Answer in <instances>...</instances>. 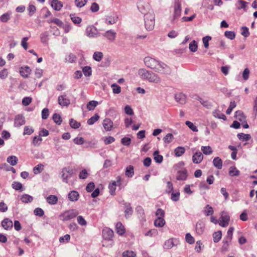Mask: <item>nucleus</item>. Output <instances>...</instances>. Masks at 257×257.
I'll return each mask as SVG.
<instances>
[{"instance_id": "obj_55", "label": "nucleus", "mask_w": 257, "mask_h": 257, "mask_svg": "<svg viewBox=\"0 0 257 257\" xmlns=\"http://www.w3.org/2000/svg\"><path fill=\"white\" fill-rule=\"evenodd\" d=\"M224 36L230 40H233L235 37V33L233 31H226Z\"/></svg>"}, {"instance_id": "obj_32", "label": "nucleus", "mask_w": 257, "mask_h": 257, "mask_svg": "<svg viewBox=\"0 0 257 257\" xmlns=\"http://www.w3.org/2000/svg\"><path fill=\"white\" fill-rule=\"evenodd\" d=\"M33 197L28 194H24L21 198L22 201L25 203L31 202L33 201Z\"/></svg>"}, {"instance_id": "obj_57", "label": "nucleus", "mask_w": 257, "mask_h": 257, "mask_svg": "<svg viewBox=\"0 0 257 257\" xmlns=\"http://www.w3.org/2000/svg\"><path fill=\"white\" fill-rule=\"evenodd\" d=\"M83 73L85 76H90L91 75V68L89 66H85L83 69Z\"/></svg>"}, {"instance_id": "obj_22", "label": "nucleus", "mask_w": 257, "mask_h": 257, "mask_svg": "<svg viewBox=\"0 0 257 257\" xmlns=\"http://www.w3.org/2000/svg\"><path fill=\"white\" fill-rule=\"evenodd\" d=\"M125 207L124 210V214L125 217L126 218H128L130 216L132 215L133 212V209L131 206V204L129 203H124V204Z\"/></svg>"}, {"instance_id": "obj_21", "label": "nucleus", "mask_w": 257, "mask_h": 257, "mask_svg": "<svg viewBox=\"0 0 257 257\" xmlns=\"http://www.w3.org/2000/svg\"><path fill=\"white\" fill-rule=\"evenodd\" d=\"M31 72V69L28 66H25L24 67H21V70L20 71V74L24 78L28 77L29 75L30 74Z\"/></svg>"}, {"instance_id": "obj_37", "label": "nucleus", "mask_w": 257, "mask_h": 257, "mask_svg": "<svg viewBox=\"0 0 257 257\" xmlns=\"http://www.w3.org/2000/svg\"><path fill=\"white\" fill-rule=\"evenodd\" d=\"M98 103L97 101L92 100L87 104L86 107L89 110H92L98 105Z\"/></svg>"}, {"instance_id": "obj_47", "label": "nucleus", "mask_w": 257, "mask_h": 257, "mask_svg": "<svg viewBox=\"0 0 257 257\" xmlns=\"http://www.w3.org/2000/svg\"><path fill=\"white\" fill-rule=\"evenodd\" d=\"M69 124L71 127L73 128H78L80 126V123L77 122L76 120L73 119V118H71L69 120Z\"/></svg>"}, {"instance_id": "obj_54", "label": "nucleus", "mask_w": 257, "mask_h": 257, "mask_svg": "<svg viewBox=\"0 0 257 257\" xmlns=\"http://www.w3.org/2000/svg\"><path fill=\"white\" fill-rule=\"evenodd\" d=\"M185 124L192 131L195 132H197L198 131L197 127L192 122L187 120L185 122Z\"/></svg>"}, {"instance_id": "obj_46", "label": "nucleus", "mask_w": 257, "mask_h": 257, "mask_svg": "<svg viewBox=\"0 0 257 257\" xmlns=\"http://www.w3.org/2000/svg\"><path fill=\"white\" fill-rule=\"evenodd\" d=\"M52 119L54 121V122L58 125H60L62 121V119L61 118V116L57 113H54L53 115Z\"/></svg>"}, {"instance_id": "obj_48", "label": "nucleus", "mask_w": 257, "mask_h": 257, "mask_svg": "<svg viewBox=\"0 0 257 257\" xmlns=\"http://www.w3.org/2000/svg\"><path fill=\"white\" fill-rule=\"evenodd\" d=\"M116 182L113 181L111 183L109 184L108 188L109 192L111 195H114L116 189Z\"/></svg>"}, {"instance_id": "obj_35", "label": "nucleus", "mask_w": 257, "mask_h": 257, "mask_svg": "<svg viewBox=\"0 0 257 257\" xmlns=\"http://www.w3.org/2000/svg\"><path fill=\"white\" fill-rule=\"evenodd\" d=\"M213 115L215 117L222 119L224 120L226 119L225 115L223 113H220L218 110H215L213 111Z\"/></svg>"}, {"instance_id": "obj_17", "label": "nucleus", "mask_w": 257, "mask_h": 257, "mask_svg": "<svg viewBox=\"0 0 257 257\" xmlns=\"http://www.w3.org/2000/svg\"><path fill=\"white\" fill-rule=\"evenodd\" d=\"M181 14V4L179 0H175L174 15L175 16H179Z\"/></svg>"}, {"instance_id": "obj_3", "label": "nucleus", "mask_w": 257, "mask_h": 257, "mask_svg": "<svg viewBox=\"0 0 257 257\" xmlns=\"http://www.w3.org/2000/svg\"><path fill=\"white\" fill-rule=\"evenodd\" d=\"M159 62L160 61L150 57H146L144 58V63L146 66L154 71H155L157 68Z\"/></svg>"}, {"instance_id": "obj_42", "label": "nucleus", "mask_w": 257, "mask_h": 257, "mask_svg": "<svg viewBox=\"0 0 257 257\" xmlns=\"http://www.w3.org/2000/svg\"><path fill=\"white\" fill-rule=\"evenodd\" d=\"M99 118V116L98 114L96 113L90 117L89 119L87 120V123L89 125H92L96 121H97Z\"/></svg>"}, {"instance_id": "obj_60", "label": "nucleus", "mask_w": 257, "mask_h": 257, "mask_svg": "<svg viewBox=\"0 0 257 257\" xmlns=\"http://www.w3.org/2000/svg\"><path fill=\"white\" fill-rule=\"evenodd\" d=\"M234 231V228L233 227H230L227 232V236L225 239L231 241L232 238V234Z\"/></svg>"}, {"instance_id": "obj_53", "label": "nucleus", "mask_w": 257, "mask_h": 257, "mask_svg": "<svg viewBox=\"0 0 257 257\" xmlns=\"http://www.w3.org/2000/svg\"><path fill=\"white\" fill-rule=\"evenodd\" d=\"M77 221L79 225L81 226H86L87 225V222L82 216L77 215Z\"/></svg>"}, {"instance_id": "obj_5", "label": "nucleus", "mask_w": 257, "mask_h": 257, "mask_svg": "<svg viewBox=\"0 0 257 257\" xmlns=\"http://www.w3.org/2000/svg\"><path fill=\"white\" fill-rule=\"evenodd\" d=\"M48 22L51 23H54L55 24H56L57 26H58L59 27H62L63 28L64 32L66 33H68L71 29V27L69 25H68V24L64 25L63 22L61 21H60L59 19H57V18H55V19H54L53 20H51L50 22V20H49Z\"/></svg>"}, {"instance_id": "obj_38", "label": "nucleus", "mask_w": 257, "mask_h": 257, "mask_svg": "<svg viewBox=\"0 0 257 257\" xmlns=\"http://www.w3.org/2000/svg\"><path fill=\"white\" fill-rule=\"evenodd\" d=\"M231 241H229V240L224 239L223 240V244L221 248V251L222 252H226L228 250L229 247V243Z\"/></svg>"}, {"instance_id": "obj_4", "label": "nucleus", "mask_w": 257, "mask_h": 257, "mask_svg": "<svg viewBox=\"0 0 257 257\" xmlns=\"http://www.w3.org/2000/svg\"><path fill=\"white\" fill-rule=\"evenodd\" d=\"M73 174V170L70 167L64 168L61 172V177L64 182L68 183V179L70 178Z\"/></svg>"}, {"instance_id": "obj_50", "label": "nucleus", "mask_w": 257, "mask_h": 257, "mask_svg": "<svg viewBox=\"0 0 257 257\" xmlns=\"http://www.w3.org/2000/svg\"><path fill=\"white\" fill-rule=\"evenodd\" d=\"M201 151L205 155H210L212 153V150L210 146H202Z\"/></svg>"}, {"instance_id": "obj_44", "label": "nucleus", "mask_w": 257, "mask_h": 257, "mask_svg": "<svg viewBox=\"0 0 257 257\" xmlns=\"http://www.w3.org/2000/svg\"><path fill=\"white\" fill-rule=\"evenodd\" d=\"M222 233L221 231L215 232L213 234V241L214 242H218L221 238Z\"/></svg>"}, {"instance_id": "obj_28", "label": "nucleus", "mask_w": 257, "mask_h": 257, "mask_svg": "<svg viewBox=\"0 0 257 257\" xmlns=\"http://www.w3.org/2000/svg\"><path fill=\"white\" fill-rule=\"evenodd\" d=\"M214 167L218 169H221L222 166V161L218 157H215L213 160Z\"/></svg>"}, {"instance_id": "obj_6", "label": "nucleus", "mask_w": 257, "mask_h": 257, "mask_svg": "<svg viewBox=\"0 0 257 257\" xmlns=\"http://www.w3.org/2000/svg\"><path fill=\"white\" fill-rule=\"evenodd\" d=\"M146 29L148 31L152 30L155 26L154 17H145L144 19Z\"/></svg>"}, {"instance_id": "obj_64", "label": "nucleus", "mask_w": 257, "mask_h": 257, "mask_svg": "<svg viewBox=\"0 0 257 257\" xmlns=\"http://www.w3.org/2000/svg\"><path fill=\"white\" fill-rule=\"evenodd\" d=\"M136 255L135 252L131 250L125 251L122 253L123 257H135Z\"/></svg>"}, {"instance_id": "obj_10", "label": "nucleus", "mask_w": 257, "mask_h": 257, "mask_svg": "<svg viewBox=\"0 0 257 257\" xmlns=\"http://www.w3.org/2000/svg\"><path fill=\"white\" fill-rule=\"evenodd\" d=\"M86 35L90 38H95L98 36L96 28L93 26H88L86 30Z\"/></svg>"}, {"instance_id": "obj_11", "label": "nucleus", "mask_w": 257, "mask_h": 257, "mask_svg": "<svg viewBox=\"0 0 257 257\" xmlns=\"http://www.w3.org/2000/svg\"><path fill=\"white\" fill-rule=\"evenodd\" d=\"M58 102L59 104L62 106H67L70 104V100L66 95L59 96L58 98Z\"/></svg>"}, {"instance_id": "obj_23", "label": "nucleus", "mask_w": 257, "mask_h": 257, "mask_svg": "<svg viewBox=\"0 0 257 257\" xmlns=\"http://www.w3.org/2000/svg\"><path fill=\"white\" fill-rule=\"evenodd\" d=\"M51 6L54 10L60 11L63 7V4L58 0H53L51 3Z\"/></svg>"}, {"instance_id": "obj_16", "label": "nucleus", "mask_w": 257, "mask_h": 257, "mask_svg": "<svg viewBox=\"0 0 257 257\" xmlns=\"http://www.w3.org/2000/svg\"><path fill=\"white\" fill-rule=\"evenodd\" d=\"M203 159V155L200 152H196L192 156V161L195 164H199Z\"/></svg>"}, {"instance_id": "obj_40", "label": "nucleus", "mask_w": 257, "mask_h": 257, "mask_svg": "<svg viewBox=\"0 0 257 257\" xmlns=\"http://www.w3.org/2000/svg\"><path fill=\"white\" fill-rule=\"evenodd\" d=\"M44 170V165L39 164L33 168V172L35 174H40Z\"/></svg>"}, {"instance_id": "obj_29", "label": "nucleus", "mask_w": 257, "mask_h": 257, "mask_svg": "<svg viewBox=\"0 0 257 257\" xmlns=\"http://www.w3.org/2000/svg\"><path fill=\"white\" fill-rule=\"evenodd\" d=\"M154 159L155 161L157 163H161L163 161V157L162 155H159V151L157 150L153 153Z\"/></svg>"}, {"instance_id": "obj_59", "label": "nucleus", "mask_w": 257, "mask_h": 257, "mask_svg": "<svg viewBox=\"0 0 257 257\" xmlns=\"http://www.w3.org/2000/svg\"><path fill=\"white\" fill-rule=\"evenodd\" d=\"M49 34L47 32L42 33L40 35L41 41L43 43H46L48 41Z\"/></svg>"}, {"instance_id": "obj_36", "label": "nucleus", "mask_w": 257, "mask_h": 257, "mask_svg": "<svg viewBox=\"0 0 257 257\" xmlns=\"http://www.w3.org/2000/svg\"><path fill=\"white\" fill-rule=\"evenodd\" d=\"M237 137L240 140L242 141H247L251 138L250 135L243 133L238 134Z\"/></svg>"}, {"instance_id": "obj_18", "label": "nucleus", "mask_w": 257, "mask_h": 257, "mask_svg": "<svg viewBox=\"0 0 257 257\" xmlns=\"http://www.w3.org/2000/svg\"><path fill=\"white\" fill-rule=\"evenodd\" d=\"M175 99L177 102L183 104L186 103V95L182 93H179L175 95Z\"/></svg>"}, {"instance_id": "obj_43", "label": "nucleus", "mask_w": 257, "mask_h": 257, "mask_svg": "<svg viewBox=\"0 0 257 257\" xmlns=\"http://www.w3.org/2000/svg\"><path fill=\"white\" fill-rule=\"evenodd\" d=\"M134 174V167L132 165L128 166L126 168L125 175L128 177H132Z\"/></svg>"}, {"instance_id": "obj_15", "label": "nucleus", "mask_w": 257, "mask_h": 257, "mask_svg": "<svg viewBox=\"0 0 257 257\" xmlns=\"http://www.w3.org/2000/svg\"><path fill=\"white\" fill-rule=\"evenodd\" d=\"M205 229V223L202 221H198L196 225V231L198 234H202Z\"/></svg>"}, {"instance_id": "obj_41", "label": "nucleus", "mask_w": 257, "mask_h": 257, "mask_svg": "<svg viewBox=\"0 0 257 257\" xmlns=\"http://www.w3.org/2000/svg\"><path fill=\"white\" fill-rule=\"evenodd\" d=\"M197 48L198 45L196 41L193 40L189 44V49L190 51L195 52L197 50Z\"/></svg>"}, {"instance_id": "obj_39", "label": "nucleus", "mask_w": 257, "mask_h": 257, "mask_svg": "<svg viewBox=\"0 0 257 257\" xmlns=\"http://www.w3.org/2000/svg\"><path fill=\"white\" fill-rule=\"evenodd\" d=\"M7 162L12 166H15L18 163V159L15 156H9L7 158Z\"/></svg>"}, {"instance_id": "obj_56", "label": "nucleus", "mask_w": 257, "mask_h": 257, "mask_svg": "<svg viewBox=\"0 0 257 257\" xmlns=\"http://www.w3.org/2000/svg\"><path fill=\"white\" fill-rule=\"evenodd\" d=\"M42 141V139L40 136H35L33 138L32 143L35 146H38L40 145Z\"/></svg>"}, {"instance_id": "obj_49", "label": "nucleus", "mask_w": 257, "mask_h": 257, "mask_svg": "<svg viewBox=\"0 0 257 257\" xmlns=\"http://www.w3.org/2000/svg\"><path fill=\"white\" fill-rule=\"evenodd\" d=\"M103 57L102 53L100 52H95L94 53L93 57V59L98 62H99L101 60Z\"/></svg>"}, {"instance_id": "obj_7", "label": "nucleus", "mask_w": 257, "mask_h": 257, "mask_svg": "<svg viewBox=\"0 0 257 257\" xmlns=\"http://www.w3.org/2000/svg\"><path fill=\"white\" fill-rule=\"evenodd\" d=\"M102 236L104 240L112 241L113 231L111 229L106 227L102 230Z\"/></svg>"}, {"instance_id": "obj_61", "label": "nucleus", "mask_w": 257, "mask_h": 257, "mask_svg": "<svg viewBox=\"0 0 257 257\" xmlns=\"http://www.w3.org/2000/svg\"><path fill=\"white\" fill-rule=\"evenodd\" d=\"M174 245L173 241L172 239H168L164 243V248L165 249L171 248Z\"/></svg>"}, {"instance_id": "obj_9", "label": "nucleus", "mask_w": 257, "mask_h": 257, "mask_svg": "<svg viewBox=\"0 0 257 257\" xmlns=\"http://www.w3.org/2000/svg\"><path fill=\"white\" fill-rule=\"evenodd\" d=\"M152 71H148L146 69H140L138 71V74L140 77L144 80H149Z\"/></svg>"}, {"instance_id": "obj_26", "label": "nucleus", "mask_w": 257, "mask_h": 257, "mask_svg": "<svg viewBox=\"0 0 257 257\" xmlns=\"http://www.w3.org/2000/svg\"><path fill=\"white\" fill-rule=\"evenodd\" d=\"M79 196L78 192L72 191L68 194V198L71 201H76L78 200Z\"/></svg>"}, {"instance_id": "obj_34", "label": "nucleus", "mask_w": 257, "mask_h": 257, "mask_svg": "<svg viewBox=\"0 0 257 257\" xmlns=\"http://www.w3.org/2000/svg\"><path fill=\"white\" fill-rule=\"evenodd\" d=\"M230 176H237L239 174V171L234 166H231L229 168L228 173Z\"/></svg>"}, {"instance_id": "obj_45", "label": "nucleus", "mask_w": 257, "mask_h": 257, "mask_svg": "<svg viewBox=\"0 0 257 257\" xmlns=\"http://www.w3.org/2000/svg\"><path fill=\"white\" fill-rule=\"evenodd\" d=\"M173 139H174L173 135L171 133H169V134H167L166 135V136L163 138V141L165 143L169 144L173 141Z\"/></svg>"}, {"instance_id": "obj_31", "label": "nucleus", "mask_w": 257, "mask_h": 257, "mask_svg": "<svg viewBox=\"0 0 257 257\" xmlns=\"http://www.w3.org/2000/svg\"><path fill=\"white\" fill-rule=\"evenodd\" d=\"M47 201L49 204H55L58 201V198L55 195H50L46 198Z\"/></svg>"}, {"instance_id": "obj_52", "label": "nucleus", "mask_w": 257, "mask_h": 257, "mask_svg": "<svg viewBox=\"0 0 257 257\" xmlns=\"http://www.w3.org/2000/svg\"><path fill=\"white\" fill-rule=\"evenodd\" d=\"M111 88H112V91L115 94H118L121 92V88L120 87L116 84V83H113L111 85Z\"/></svg>"}, {"instance_id": "obj_2", "label": "nucleus", "mask_w": 257, "mask_h": 257, "mask_svg": "<svg viewBox=\"0 0 257 257\" xmlns=\"http://www.w3.org/2000/svg\"><path fill=\"white\" fill-rule=\"evenodd\" d=\"M155 71L163 74L170 75L172 70L167 64L160 61Z\"/></svg>"}, {"instance_id": "obj_12", "label": "nucleus", "mask_w": 257, "mask_h": 257, "mask_svg": "<svg viewBox=\"0 0 257 257\" xmlns=\"http://www.w3.org/2000/svg\"><path fill=\"white\" fill-rule=\"evenodd\" d=\"M25 118L22 114H18L15 118L14 125L16 127H20L25 123Z\"/></svg>"}, {"instance_id": "obj_8", "label": "nucleus", "mask_w": 257, "mask_h": 257, "mask_svg": "<svg viewBox=\"0 0 257 257\" xmlns=\"http://www.w3.org/2000/svg\"><path fill=\"white\" fill-rule=\"evenodd\" d=\"M229 220V216L226 214L224 212H222L219 219V224L222 227H226L228 225Z\"/></svg>"}, {"instance_id": "obj_63", "label": "nucleus", "mask_w": 257, "mask_h": 257, "mask_svg": "<svg viewBox=\"0 0 257 257\" xmlns=\"http://www.w3.org/2000/svg\"><path fill=\"white\" fill-rule=\"evenodd\" d=\"M89 174L86 169L82 170L79 174V178L81 179H85L87 178Z\"/></svg>"}, {"instance_id": "obj_62", "label": "nucleus", "mask_w": 257, "mask_h": 257, "mask_svg": "<svg viewBox=\"0 0 257 257\" xmlns=\"http://www.w3.org/2000/svg\"><path fill=\"white\" fill-rule=\"evenodd\" d=\"M186 241L189 244H193L195 242L194 237L191 235L190 233H187L185 236Z\"/></svg>"}, {"instance_id": "obj_30", "label": "nucleus", "mask_w": 257, "mask_h": 257, "mask_svg": "<svg viewBox=\"0 0 257 257\" xmlns=\"http://www.w3.org/2000/svg\"><path fill=\"white\" fill-rule=\"evenodd\" d=\"M165 224V221L163 217L157 218L154 221V225L156 227H163Z\"/></svg>"}, {"instance_id": "obj_27", "label": "nucleus", "mask_w": 257, "mask_h": 257, "mask_svg": "<svg viewBox=\"0 0 257 257\" xmlns=\"http://www.w3.org/2000/svg\"><path fill=\"white\" fill-rule=\"evenodd\" d=\"M116 232L119 235H123L125 232V229L122 223L120 222H117L116 224Z\"/></svg>"}, {"instance_id": "obj_13", "label": "nucleus", "mask_w": 257, "mask_h": 257, "mask_svg": "<svg viewBox=\"0 0 257 257\" xmlns=\"http://www.w3.org/2000/svg\"><path fill=\"white\" fill-rule=\"evenodd\" d=\"M116 33L112 30H108L103 33L102 36L110 42H113L116 38Z\"/></svg>"}, {"instance_id": "obj_51", "label": "nucleus", "mask_w": 257, "mask_h": 257, "mask_svg": "<svg viewBox=\"0 0 257 257\" xmlns=\"http://www.w3.org/2000/svg\"><path fill=\"white\" fill-rule=\"evenodd\" d=\"M250 33L248 30V28L245 26H243L241 28V35L244 37H247L249 36Z\"/></svg>"}, {"instance_id": "obj_33", "label": "nucleus", "mask_w": 257, "mask_h": 257, "mask_svg": "<svg viewBox=\"0 0 257 257\" xmlns=\"http://www.w3.org/2000/svg\"><path fill=\"white\" fill-rule=\"evenodd\" d=\"M185 152V149L184 147H178L176 148L174 150V153L175 154L176 156L180 157L183 154H184Z\"/></svg>"}, {"instance_id": "obj_24", "label": "nucleus", "mask_w": 257, "mask_h": 257, "mask_svg": "<svg viewBox=\"0 0 257 257\" xmlns=\"http://www.w3.org/2000/svg\"><path fill=\"white\" fill-rule=\"evenodd\" d=\"M188 176L187 171L186 170H183L182 171H179L177 172L176 179L178 180H185L187 179Z\"/></svg>"}, {"instance_id": "obj_58", "label": "nucleus", "mask_w": 257, "mask_h": 257, "mask_svg": "<svg viewBox=\"0 0 257 257\" xmlns=\"http://www.w3.org/2000/svg\"><path fill=\"white\" fill-rule=\"evenodd\" d=\"M204 213L206 216L212 215L213 213V208L209 205H207L205 206Z\"/></svg>"}, {"instance_id": "obj_1", "label": "nucleus", "mask_w": 257, "mask_h": 257, "mask_svg": "<svg viewBox=\"0 0 257 257\" xmlns=\"http://www.w3.org/2000/svg\"><path fill=\"white\" fill-rule=\"evenodd\" d=\"M79 214V211L75 209H69L61 213L59 215V218L62 221L70 220L76 217Z\"/></svg>"}, {"instance_id": "obj_14", "label": "nucleus", "mask_w": 257, "mask_h": 257, "mask_svg": "<svg viewBox=\"0 0 257 257\" xmlns=\"http://www.w3.org/2000/svg\"><path fill=\"white\" fill-rule=\"evenodd\" d=\"M148 81L151 83L159 84L161 82L162 80L158 74L152 71Z\"/></svg>"}, {"instance_id": "obj_25", "label": "nucleus", "mask_w": 257, "mask_h": 257, "mask_svg": "<svg viewBox=\"0 0 257 257\" xmlns=\"http://www.w3.org/2000/svg\"><path fill=\"white\" fill-rule=\"evenodd\" d=\"M136 211L137 212L138 214L139 215V217L140 218L141 221H145V215L143 208L140 206H138L136 208Z\"/></svg>"}, {"instance_id": "obj_20", "label": "nucleus", "mask_w": 257, "mask_h": 257, "mask_svg": "<svg viewBox=\"0 0 257 257\" xmlns=\"http://www.w3.org/2000/svg\"><path fill=\"white\" fill-rule=\"evenodd\" d=\"M2 225L5 229L8 230L12 228L13 223L12 220L7 218L2 221Z\"/></svg>"}, {"instance_id": "obj_19", "label": "nucleus", "mask_w": 257, "mask_h": 257, "mask_svg": "<svg viewBox=\"0 0 257 257\" xmlns=\"http://www.w3.org/2000/svg\"><path fill=\"white\" fill-rule=\"evenodd\" d=\"M113 122L109 118H105L103 121V126L106 131H110L113 126Z\"/></svg>"}]
</instances>
